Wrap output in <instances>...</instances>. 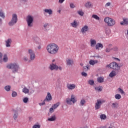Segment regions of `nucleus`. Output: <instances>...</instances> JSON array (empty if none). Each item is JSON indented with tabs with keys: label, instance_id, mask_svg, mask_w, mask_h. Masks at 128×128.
Instances as JSON below:
<instances>
[{
	"label": "nucleus",
	"instance_id": "22",
	"mask_svg": "<svg viewBox=\"0 0 128 128\" xmlns=\"http://www.w3.org/2000/svg\"><path fill=\"white\" fill-rule=\"evenodd\" d=\"M44 14H52V10L51 9H45L44 10Z\"/></svg>",
	"mask_w": 128,
	"mask_h": 128
},
{
	"label": "nucleus",
	"instance_id": "25",
	"mask_svg": "<svg viewBox=\"0 0 128 128\" xmlns=\"http://www.w3.org/2000/svg\"><path fill=\"white\" fill-rule=\"evenodd\" d=\"M67 64L68 66H73L74 65V60H70V59H68L66 60Z\"/></svg>",
	"mask_w": 128,
	"mask_h": 128
},
{
	"label": "nucleus",
	"instance_id": "37",
	"mask_svg": "<svg viewBox=\"0 0 128 128\" xmlns=\"http://www.w3.org/2000/svg\"><path fill=\"white\" fill-rule=\"evenodd\" d=\"M115 98H116V100H120L122 96L120 94H116L115 95Z\"/></svg>",
	"mask_w": 128,
	"mask_h": 128
},
{
	"label": "nucleus",
	"instance_id": "44",
	"mask_svg": "<svg viewBox=\"0 0 128 128\" xmlns=\"http://www.w3.org/2000/svg\"><path fill=\"white\" fill-rule=\"evenodd\" d=\"M88 84L90 86H94V80H90V81H88Z\"/></svg>",
	"mask_w": 128,
	"mask_h": 128
},
{
	"label": "nucleus",
	"instance_id": "46",
	"mask_svg": "<svg viewBox=\"0 0 128 128\" xmlns=\"http://www.w3.org/2000/svg\"><path fill=\"white\" fill-rule=\"evenodd\" d=\"M70 8H76V6H74V4L70 3Z\"/></svg>",
	"mask_w": 128,
	"mask_h": 128
},
{
	"label": "nucleus",
	"instance_id": "49",
	"mask_svg": "<svg viewBox=\"0 0 128 128\" xmlns=\"http://www.w3.org/2000/svg\"><path fill=\"white\" fill-rule=\"evenodd\" d=\"M2 62V53L0 52V62Z\"/></svg>",
	"mask_w": 128,
	"mask_h": 128
},
{
	"label": "nucleus",
	"instance_id": "2",
	"mask_svg": "<svg viewBox=\"0 0 128 128\" xmlns=\"http://www.w3.org/2000/svg\"><path fill=\"white\" fill-rule=\"evenodd\" d=\"M6 68H11L12 70V72L14 74L16 72H18V70H20V66L16 63L9 64L6 66Z\"/></svg>",
	"mask_w": 128,
	"mask_h": 128
},
{
	"label": "nucleus",
	"instance_id": "11",
	"mask_svg": "<svg viewBox=\"0 0 128 128\" xmlns=\"http://www.w3.org/2000/svg\"><path fill=\"white\" fill-rule=\"evenodd\" d=\"M102 100H98L95 105L96 110H99V108H100V106H102Z\"/></svg>",
	"mask_w": 128,
	"mask_h": 128
},
{
	"label": "nucleus",
	"instance_id": "55",
	"mask_svg": "<svg viewBox=\"0 0 128 128\" xmlns=\"http://www.w3.org/2000/svg\"><path fill=\"white\" fill-rule=\"evenodd\" d=\"M64 0H58V3L59 4H62V2H64Z\"/></svg>",
	"mask_w": 128,
	"mask_h": 128
},
{
	"label": "nucleus",
	"instance_id": "15",
	"mask_svg": "<svg viewBox=\"0 0 128 128\" xmlns=\"http://www.w3.org/2000/svg\"><path fill=\"white\" fill-rule=\"evenodd\" d=\"M90 44L92 48H94L96 46V40L94 39L90 40Z\"/></svg>",
	"mask_w": 128,
	"mask_h": 128
},
{
	"label": "nucleus",
	"instance_id": "4",
	"mask_svg": "<svg viewBox=\"0 0 128 128\" xmlns=\"http://www.w3.org/2000/svg\"><path fill=\"white\" fill-rule=\"evenodd\" d=\"M26 21L28 28H32L33 26L32 22H34V16L28 15L26 17Z\"/></svg>",
	"mask_w": 128,
	"mask_h": 128
},
{
	"label": "nucleus",
	"instance_id": "41",
	"mask_svg": "<svg viewBox=\"0 0 128 128\" xmlns=\"http://www.w3.org/2000/svg\"><path fill=\"white\" fill-rule=\"evenodd\" d=\"M32 128H40V125L39 124H35L33 126Z\"/></svg>",
	"mask_w": 128,
	"mask_h": 128
},
{
	"label": "nucleus",
	"instance_id": "5",
	"mask_svg": "<svg viewBox=\"0 0 128 128\" xmlns=\"http://www.w3.org/2000/svg\"><path fill=\"white\" fill-rule=\"evenodd\" d=\"M18 22V16L16 14H13L12 15V18L10 22H8L9 26H14Z\"/></svg>",
	"mask_w": 128,
	"mask_h": 128
},
{
	"label": "nucleus",
	"instance_id": "52",
	"mask_svg": "<svg viewBox=\"0 0 128 128\" xmlns=\"http://www.w3.org/2000/svg\"><path fill=\"white\" fill-rule=\"evenodd\" d=\"M104 77H100L98 78V80H104Z\"/></svg>",
	"mask_w": 128,
	"mask_h": 128
},
{
	"label": "nucleus",
	"instance_id": "33",
	"mask_svg": "<svg viewBox=\"0 0 128 128\" xmlns=\"http://www.w3.org/2000/svg\"><path fill=\"white\" fill-rule=\"evenodd\" d=\"M92 18L95 20H100V17L96 14L92 15Z\"/></svg>",
	"mask_w": 128,
	"mask_h": 128
},
{
	"label": "nucleus",
	"instance_id": "64",
	"mask_svg": "<svg viewBox=\"0 0 128 128\" xmlns=\"http://www.w3.org/2000/svg\"><path fill=\"white\" fill-rule=\"evenodd\" d=\"M96 58H100V56H97Z\"/></svg>",
	"mask_w": 128,
	"mask_h": 128
},
{
	"label": "nucleus",
	"instance_id": "58",
	"mask_svg": "<svg viewBox=\"0 0 128 128\" xmlns=\"http://www.w3.org/2000/svg\"><path fill=\"white\" fill-rule=\"evenodd\" d=\"M28 118H29V120H32V117H30H30Z\"/></svg>",
	"mask_w": 128,
	"mask_h": 128
},
{
	"label": "nucleus",
	"instance_id": "50",
	"mask_svg": "<svg viewBox=\"0 0 128 128\" xmlns=\"http://www.w3.org/2000/svg\"><path fill=\"white\" fill-rule=\"evenodd\" d=\"M23 60L24 62H28V56H24L23 58Z\"/></svg>",
	"mask_w": 128,
	"mask_h": 128
},
{
	"label": "nucleus",
	"instance_id": "18",
	"mask_svg": "<svg viewBox=\"0 0 128 128\" xmlns=\"http://www.w3.org/2000/svg\"><path fill=\"white\" fill-rule=\"evenodd\" d=\"M5 42L6 48H10V44H12V39L8 38L5 41Z\"/></svg>",
	"mask_w": 128,
	"mask_h": 128
},
{
	"label": "nucleus",
	"instance_id": "42",
	"mask_svg": "<svg viewBox=\"0 0 128 128\" xmlns=\"http://www.w3.org/2000/svg\"><path fill=\"white\" fill-rule=\"evenodd\" d=\"M12 98H16V96H18V93H16V92H12Z\"/></svg>",
	"mask_w": 128,
	"mask_h": 128
},
{
	"label": "nucleus",
	"instance_id": "1",
	"mask_svg": "<svg viewBox=\"0 0 128 128\" xmlns=\"http://www.w3.org/2000/svg\"><path fill=\"white\" fill-rule=\"evenodd\" d=\"M58 46L56 44H50L46 46L47 51L50 54H56L58 52Z\"/></svg>",
	"mask_w": 128,
	"mask_h": 128
},
{
	"label": "nucleus",
	"instance_id": "56",
	"mask_svg": "<svg viewBox=\"0 0 128 128\" xmlns=\"http://www.w3.org/2000/svg\"><path fill=\"white\" fill-rule=\"evenodd\" d=\"M113 58H114V60H118V62H120V60L118 58H116L114 57H113Z\"/></svg>",
	"mask_w": 128,
	"mask_h": 128
},
{
	"label": "nucleus",
	"instance_id": "7",
	"mask_svg": "<svg viewBox=\"0 0 128 128\" xmlns=\"http://www.w3.org/2000/svg\"><path fill=\"white\" fill-rule=\"evenodd\" d=\"M107 68H112V70H119L120 68V66H118V64L116 62H112L110 63V64L106 66Z\"/></svg>",
	"mask_w": 128,
	"mask_h": 128
},
{
	"label": "nucleus",
	"instance_id": "36",
	"mask_svg": "<svg viewBox=\"0 0 128 128\" xmlns=\"http://www.w3.org/2000/svg\"><path fill=\"white\" fill-rule=\"evenodd\" d=\"M95 90L98 92H102V86L96 87L95 88Z\"/></svg>",
	"mask_w": 128,
	"mask_h": 128
},
{
	"label": "nucleus",
	"instance_id": "9",
	"mask_svg": "<svg viewBox=\"0 0 128 128\" xmlns=\"http://www.w3.org/2000/svg\"><path fill=\"white\" fill-rule=\"evenodd\" d=\"M52 100V94L48 92L47 96H46V98L44 100L43 102L40 104V106H44V104H46V102H50Z\"/></svg>",
	"mask_w": 128,
	"mask_h": 128
},
{
	"label": "nucleus",
	"instance_id": "48",
	"mask_svg": "<svg viewBox=\"0 0 128 128\" xmlns=\"http://www.w3.org/2000/svg\"><path fill=\"white\" fill-rule=\"evenodd\" d=\"M112 50H114V52H117L118 50V47L114 46V48H112Z\"/></svg>",
	"mask_w": 128,
	"mask_h": 128
},
{
	"label": "nucleus",
	"instance_id": "43",
	"mask_svg": "<svg viewBox=\"0 0 128 128\" xmlns=\"http://www.w3.org/2000/svg\"><path fill=\"white\" fill-rule=\"evenodd\" d=\"M85 104H86V100H82L81 101H80L81 106H84Z\"/></svg>",
	"mask_w": 128,
	"mask_h": 128
},
{
	"label": "nucleus",
	"instance_id": "6",
	"mask_svg": "<svg viewBox=\"0 0 128 128\" xmlns=\"http://www.w3.org/2000/svg\"><path fill=\"white\" fill-rule=\"evenodd\" d=\"M66 104H68L70 105H72V104H76V96H74V94H72L70 98H66Z\"/></svg>",
	"mask_w": 128,
	"mask_h": 128
},
{
	"label": "nucleus",
	"instance_id": "60",
	"mask_svg": "<svg viewBox=\"0 0 128 128\" xmlns=\"http://www.w3.org/2000/svg\"><path fill=\"white\" fill-rule=\"evenodd\" d=\"M40 48H41L40 46H38V50H40Z\"/></svg>",
	"mask_w": 128,
	"mask_h": 128
},
{
	"label": "nucleus",
	"instance_id": "61",
	"mask_svg": "<svg viewBox=\"0 0 128 128\" xmlns=\"http://www.w3.org/2000/svg\"><path fill=\"white\" fill-rule=\"evenodd\" d=\"M56 62V60H53L52 61V62Z\"/></svg>",
	"mask_w": 128,
	"mask_h": 128
},
{
	"label": "nucleus",
	"instance_id": "34",
	"mask_svg": "<svg viewBox=\"0 0 128 128\" xmlns=\"http://www.w3.org/2000/svg\"><path fill=\"white\" fill-rule=\"evenodd\" d=\"M83 70L84 72H88L90 70V66H86L83 67Z\"/></svg>",
	"mask_w": 128,
	"mask_h": 128
},
{
	"label": "nucleus",
	"instance_id": "26",
	"mask_svg": "<svg viewBox=\"0 0 128 128\" xmlns=\"http://www.w3.org/2000/svg\"><path fill=\"white\" fill-rule=\"evenodd\" d=\"M50 26V24L48 23H45L44 24V28L45 30H48Z\"/></svg>",
	"mask_w": 128,
	"mask_h": 128
},
{
	"label": "nucleus",
	"instance_id": "17",
	"mask_svg": "<svg viewBox=\"0 0 128 128\" xmlns=\"http://www.w3.org/2000/svg\"><path fill=\"white\" fill-rule=\"evenodd\" d=\"M120 24H121V26H124V24L128 26V18H124L123 22H121Z\"/></svg>",
	"mask_w": 128,
	"mask_h": 128
},
{
	"label": "nucleus",
	"instance_id": "38",
	"mask_svg": "<svg viewBox=\"0 0 128 128\" xmlns=\"http://www.w3.org/2000/svg\"><path fill=\"white\" fill-rule=\"evenodd\" d=\"M100 118L101 120H106V116L104 114H101L100 116Z\"/></svg>",
	"mask_w": 128,
	"mask_h": 128
},
{
	"label": "nucleus",
	"instance_id": "28",
	"mask_svg": "<svg viewBox=\"0 0 128 128\" xmlns=\"http://www.w3.org/2000/svg\"><path fill=\"white\" fill-rule=\"evenodd\" d=\"M18 111H14V113L13 116L14 119L16 120L18 119Z\"/></svg>",
	"mask_w": 128,
	"mask_h": 128
},
{
	"label": "nucleus",
	"instance_id": "54",
	"mask_svg": "<svg viewBox=\"0 0 128 128\" xmlns=\"http://www.w3.org/2000/svg\"><path fill=\"white\" fill-rule=\"evenodd\" d=\"M50 112H51V113L54 112V108H53L52 107L51 108H50Z\"/></svg>",
	"mask_w": 128,
	"mask_h": 128
},
{
	"label": "nucleus",
	"instance_id": "16",
	"mask_svg": "<svg viewBox=\"0 0 128 128\" xmlns=\"http://www.w3.org/2000/svg\"><path fill=\"white\" fill-rule=\"evenodd\" d=\"M66 87L68 90H74V88H76V84H68L66 85Z\"/></svg>",
	"mask_w": 128,
	"mask_h": 128
},
{
	"label": "nucleus",
	"instance_id": "45",
	"mask_svg": "<svg viewBox=\"0 0 128 128\" xmlns=\"http://www.w3.org/2000/svg\"><path fill=\"white\" fill-rule=\"evenodd\" d=\"M118 90L120 94H124V92L122 88H118Z\"/></svg>",
	"mask_w": 128,
	"mask_h": 128
},
{
	"label": "nucleus",
	"instance_id": "20",
	"mask_svg": "<svg viewBox=\"0 0 128 128\" xmlns=\"http://www.w3.org/2000/svg\"><path fill=\"white\" fill-rule=\"evenodd\" d=\"M112 108H118V103L115 102H113L111 106Z\"/></svg>",
	"mask_w": 128,
	"mask_h": 128
},
{
	"label": "nucleus",
	"instance_id": "39",
	"mask_svg": "<svg viewBox=\"0 0 128 128\" xmlns=\"http://www.w3.org/2000/svg\"><path fill=\"white\" fill-rule=\"evenodd\" d=\"M4 88L6 90V92H10V86H6Z\"/></svg>",
	"mask_w": 128,
	"mask_h": 128
},
{
	"label": "nucleus",
	"instance_id": "63",
	"mask_svg": "<svg viewBox=\"0 0 128 128\" xmlns=\"http://www.w3.org/2000/svg\"><path fill=\"white\" fill-rule=\"evenodd\" d=\"M23 2H26V0H22Z\"/></svg>",
	"mask_w": 128,
	"mask_h": 128
},
{
	"label": "nucleus",
	"instance_id": "27",
	"mask_svg": "<svg viewBox=\"0 0 128 128\" xmlns=\"http://www.w3.org/2000/svg\"><path fill=\"white\" fill-rule=\"evenodd\" d=\"M98 60H90L89 62L90 64H92V66H94V64H98Z\"/></svg>",
	"mask_w": 128,
	"mask_h": 128
},
{
	"label": "nucleus",
	"instance_id": "47",
	"mask_svg": "<svg viewBox=\"0 0 128 128\" xmlns=\"http://www.w3.org/2000/svg\"><path fill=\"white\" fill-rule=\"evenodd\" d=\"M36 42H38L40 43V38H36L34 40Z\"/></svg>",
	"mask_w": 128,
	"mask_h": 128
},
{
	"label": "nucleus",
	"instance_id": "59",
	"mask_svg": "<svg viewBox=\"0 0 128 128\" xmlns=\"http://www.w3.org/2000/svg\"><path fill=\"white\" fill-rule=\"evenodd\" d=\"M98 82H104V80H98Z\"/></svg>",
	"mask_w": 128,
	"mask_h": 128
},
{
	"label": "nucleus",
	"instance_id": "31",
	"mask_svg": "<svg viewBox=\"0 0 128 128\" xmlns=\"http://www.w3.org/2000/svg\"><path fill=\"white\" fill-rule=\"evenodd\" d=\"M60 102H58L56 104H54L52 106V108H54V110H56V108H58V106H60Z\"/></svg>",
	"mask_w": 128,
	"mask_h": 128
},
{
	"label": "nucleus",
	"instance_id": "3",
	"mask_svg": "<svg viewBox=\"0 0 128 128\" xmlns=\"http://www.w3.org/2000/svg\"><path fill=\"white\" fill-rule=\"evenodd\" d=\"M104 22L108 26H114L116 24V20L110 17H106L104 19Z\"/></svg>",
	"mask_w": 128,
	"mask_h": 128
},
{
	"label": "nucleus",
	"instance_id": "57",
	"mask_svg": "<svg viewBox=\"0 0 128 128\" xmlns=\"http://www.w3.org/2000/svg\"><path fill=\"white\" fill-rule=\"evenodd\" d=\"M2 18H0V26H2Z\"/></svg>",
	"mask_w": 128,
	"mask_h": 128
},
{
	"label": "nucleus",
	"instance_id": "51",
	"mask_svg": "<svg viewBox=\"0 0 128 128\" xmlns=\"http://www.w3.org/2000/svg\"><path fill=\"white\" fill-rule=\"evenodd\" d=\"M110 4H112V3H110V2H107L106 5H105V6L106 8H108V6H110Z\"/></svg>",
	"mask_w": 128,
	"mask_h": 128
},
{
	"label": "nucleus",
	"instance_id": "21",
	"mask_svg": "<svg viewBox=\"0 0 128 128\" xmlns=\"http://www.w3.org/2000/svg\"><path fill=\"white\" fill-rule=\"evenodd\" d=\"M56 120V115H53L51 116V118H48V122H54Z\"/></svg>",
	"mask_w": 128,
	"mask_h": 128
},
{
	"label": "nucleus",
	"instance_id": "12",
	"mask_svg": "<svg viewBox=\"0 0 128 128\" xmlns=\"http://www.w3.org/2000/svg\"><path fill=\"white\" fill-rule=\"evenodd\" d=\"M88 30H89L88 26L87 25H85L82 28L81 32L83 34H84L86 32H88Z\"/></svg>",
	"mask_w": 128,
	"mask_h": 128
},
{
	"label": "nucleus",
	"instance_id": "29",
	"mask_svg": "<svg viewBox=\"0 0 128 128\" xmlns=\"http://www.w3.org/2000/svg\"><path fill=\"white\" fill-rule=\"evenodd\" d=\"M22 92H24V94H28L30 90H28V88L25 87L22 89Z\"/></svg>",
	"mask_w": 128,
	"mask_h": 128
},
{
	"label": "nucleus",
	"instance_id": "62",
	"mask_svg": "<svg viewBox=\"0 0 128 128\" xmlns=\"http://www.w3.org/2000/svg\"><path fill=\"white\" fill-rule=\"evenodd\" d=\"M58 12H59V14H60V10H58Z\"/></svg>",
	"mask_w": 128,
	"mask_h": 128
},
{
	"label": "nucleus",
	"instance_id": "53",
	"mask_svg": "<svg viewBox=\"0 0 128 128\" xmlns=\"http://www.w3.org/2000/svg\"><path fill=\"white\" fill-rule=\"evenodd\" d=\"M82 76H87L86 73L85 72H82Z\"/></svg>",
	"mask_w": 128,
	"mask_h": 128
},
{
	"label": "nucleus",
	"instance_id": "30",
	"mask_svg": "<svg viewBox=\"0 0 128 128\" xmlns=\"http://www.w3.org/2000/svg\"><path fill=\"white\" fill-rule=\"evenodd\" d=\"M116 72H114V71H112V72L110 73V74H109V76H110V78H113V76H116Z\"/></svg>",
	"mask_w": 128,
	"mask_h": 128
},
{
	"label": "nucleus",
	"instance_id": "40",
	"mask_svg": "<svg viewBox=\"0 0 128 128\" xmlns=\"http://www.w3.org/2000/svg\"><path fill=\"white\" fill-rule=\"evenodd\" d=\"M28 102V97H25L23 98V102L24 104H26Z\"/></svg>",
	"mask_w": 128,
	"mask_h": 128
},
{
	"label": "nucleus",
	"instance_id": "35",
	"mask_svg": "<svg viewBox=\"0 0 128 128\" xmlns=\"http://www.w3.org/2000/svg\"><path fill=\"white\" fill-rule=\"evenodd\" d=\"M78 14L80 16H82L84 14V13L82 10H79L78 11Z\"/></svg>",
	"mask_w": 128,
	"mask_h": 128
},
{
	"label": "nucleus",
	"instance_id": "24",
	"mask_svg": "<svg viewBox=\"0 0 128 128\" xmlns=\"http://www.w3.org/2000/svg\"><path fill=\"white\" fill-rule=\"evenodd\" d=\"M84 6H86V8H92V3L90 2H88L85 4Z\"/></svg>",
	"mask_w": 128,
	"mask_h": 128
},
{
	"label": "nucleus",
	"instance_id": "32",
	"mask_svg": "<svg viewBox=\"0 0 128 128\" xmlns=\"http://www.w3.org/2000/svg\"><path fill=\"white\" fill-rule=\"evenodd\" d=\"M0 16L2 18H4L6 17L2 10H0Z\"/></svg>",
	"mask_w": 128,
	"mask_h": 128
},
{
	"label": "nucleus",
	"instance_id": "23",
	"mask_svg": "<svg viewBox=\"0 0 128 128\" xmlns=\"http://www.w3.org/2000/svg\"><path fill=\"white\" fill-rule=\"evenodd\" d=\"M2 60H3L4 62H6L8 60V55L6 54H4L3 56V58H2Z\"/></svg>",
	"mask_w": 128,
	"mask_h": 128
},
{
	"label": "nucleus",
	"instance_id": "10",
	"mask_svg": "<svg viewBox=\"0 0 128 128\" xmlns=\"http://www.w3.org/2000/svg\"><path fill=\"white\" fill-rule=\"evenodd\" d=\"M28 53L30 56V60H34V58H36V54L34 53V51L32 49H29L28 50Z\"/></svg>",
	"mask_w": 128,
	"mask_h": 128
},
{
	"label": "nucleus",
	"instance_id": "13",
	"mask_svg": "<svg viewBox=\"0 0 128 128\" xmlns=\"http://www.w3.org/2000/svg\"><path fill=\"white\" fill-rule=\"evenodd\" d=\"M70 24L71 26H72V28H78V21L76 20H74V21L71 22Z\"/></svg>",
	"mask_w": 128,
	"mask_h": 128
},
{
	"label": "nucleus",
	"instance_id": "19",
	"mask_svg": "<svg viewBox=\"0 0 128 128\" xmlns=\"http://www.w3.org/2000/svg\"><path fill=\"white\" fill-rule=\"evenodd\" d=\"M112 44H108L105 50L106 52H110V51L112 50Z\"/></svg>",
	"mask_w": 128,
	"mask_h": 128
},
{
	"label": "nucleus",
	"instance_id": "8",
	"mask_svg": "<svg viewBox=\"0 0 128 128\" xmlns=\"http://www.w3.org/2000/svg\"><path fill=\"white\" fill-rule=\"evenodd\" d=\"M49 68L51 70H62V67L58 66L56 65V64H54V63H52V64H50V66H49Z\"/></svg>",
	"mask_w": 128,
	"mask_h": 128
},
{
	"label": "nucleus",
	"instance_id": "14",
	"mask_svg": "<svg viewBox=\"0 0 128 128\" xmlns=\"http://www.w3.org/2000/svg\"><path fill=\"white\" fill-rule=\"evenodd\" d=\"M96 50H102V48H104V45L100 43H97L95 46Z\"/></svg>",
	"mask_w": 128,
	"mask_h": 128
}]
</instances>
